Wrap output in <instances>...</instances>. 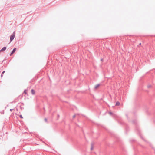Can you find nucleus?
<instances>
[{
  "instance_id": "1",
  "label": "nucleus",
  "mask_w": 155,
  "mask_h": 155,
  "mask_svg": "<svg viewBox=\"0 0 155 155\" xmlns=\"http://www.w3.org/2000/svg\"><path fill=\"white\" fill-rule=\"evenodd\" d=\"M15 35V32H14L10 36V41H12L14 38Z\"/></svg>"
},
{
  "instance_id": "2",
  "label": "nucleus",
  "mask_w": 155,
  "mask_h": 155,
  "mask_svg": "<svg viewBox=\"0 0 155 155\" xmlns=\"http://www.w3.org/2000/svg\"><path fill=\"white\" fill-rule=\"evenodd\" d=\"M6 49V47H3L0 50V52L5 51Z\"/></svg>"
},
{
  "instance_id": "3",
  "label": "nucleus",
  "mask_w": 155,
  "mask_h": 155,
  "mask_svg": "<svg viewBox=\"0 0 155 155\" xmlns=\"http://www.w3.org/2000/svg\"><path fill=\"white\" fill-rule=\"evenodd\" d=\"M31 93L33 95L35 94V90L34 89H32L31 90Z\"/></svg>"
},
{
  "instance_id": "4",
  "label": "nucleus",
  "mask_w": 155,
  "mask_h": 155,
  "mask_svg": "<svg viewBox=\"0 0 155 155\" xmlns=\"http://www.w3.org/2000/svg\"><path fill=\"white\" fill-rule=\"evenodd\" d=\"M16 48H15L13 49V50L12 51V54H13L15 52L16 50Z\"/></svg>"
},
{
  "instance_id": "5",
  "label": "nucleus",
  "mask_w": 155,
  "mask_h": 155,
  "mask_svg": "<svg viewBox=\"0 0 155 155\" xmlns=\"http://www.w3.org/2000/svg\"><path fill=\"white\" fill-rule=\"evenodd\" d=\"M100 85V84H97L95 86V87H94L95 88V89H97L99 86Z\"/></svg>"
},
{
  "instance_id": "6",
  "label": "nucleus",
  "mask_w": 155,
  "mask_h": 155,
  "mask_svg": "<svg viewBox=\"0 0 155 155\" xmlns=\"http://www.w3.org/2000/svg\"><path fill=\"white\" fill-rule=\"evenodd\" d=\"M93 149V143H91V150H92Z\"/></svg>"
},
{
  "instance_id": "7",
  "label": "nucleus",
  "mask_w": 155,
  "mask_h": 155,
  "mask_svg": "<svg viewBox=\"0 0 155 155\" xmlns=\"http://www.w3.org/2000/svg\"><path fill=\"white\" fill-rule=\"evenodd\" d=\"M120 103L119 102L117 101L116 102L115 105L116 106H118L120 105Z\"/></svg>"
},
{
  "instance_id": "8",
  "label": "nucleus",
  "mask_w": 155,
  "mask_h": 155,
  "mask_svg": "<svg viewBox=\"0 0 155 155\" xmlns=\"http://www.w3.org/2000/svg\"><path fill=\"white\" fill-rule=\"evenodd\" d=\"M5 72V71H3L2 73V74L1 75V77H2L3 76V74Z\"/></svg>"
},
{
  "instance_id": "9",
  "label": "nucleus",
  "mask_w": 155,
  "mask_h": 155,
  "mask_svg": "<svg viewBox=\"0 0 155 155\" xmlns=\"http://www.w3.org/2000/svg\"><path fill=\"white\" fill-rule=\"evenodd\" d=\"M109 114H110V115H112V116H113L114 115V114H113L112 112H109Z\"/></svg>"
},
{
  "instance_id": "10",
  "label": "nucleus",
  "mask_w": 155,
  "mask_h": 155,
  "mask_svg": "<svg viewBox=\"0 0 155 155\" xmlns=\"http://www.w3.org/2000/svg\"><path fill=\"white\" fill-rule=\"evenodd\" d=\"M19 117L21 119H23V117L21 114L20 115Z\"/></svg>"
},
{
  "instance_id": "11",
  "label": "nucleus",
  "mask_w": 155,
  "mask_h": 155,
  "mask_svg": "<svg viewBox=\"0 0 155 155\" xmlns=\"http://www.w3.org/2000/svg\"><path fill=\"white\" fill-rule=\"evenodd\" d=\"M151 85H148V86H147V88H149L150 87H151Z\"/></svg>"
},
{
  "instance_id": "12",
  "label": "nucleus",
  "mask_w": 155,
  "mask_h": 155,
  "mask_svg": "<svg viewBox=\"0 0 155 155\" xmlns=\"http://www.w3.org/2000/svg\"><path fill=\"white\" fill-rule=\"evenodd\" d=\"M24 92L25 94H26L27 93V90H25L24 91Z\"/></svg>"
},
{
  "instance_id": "13",
  "label": "nucleus",
  "mask_w": 155,
  "mask_h": 155,
  "mask_svg": "<svg viewBox=\"0 0 155 155\" xmlns=\"http://www.w3.org/2000/svg\"><path fill=\"white\" fill-rule=\"evenodd\" d=\"M45 121L46 122H47V118H45Z\"/></svg>"
},
{
  "instance_id": "14",
  "label": "nucleus",
  "mask_w": 155,
  "mask_h": 155,
  "mask_svg": "<svg viewBox=\"0 0 155 155\" xmlns=\"http://www.w3.org/2000/svg\"><path fill=\"white\" fill-rule=\"evenodd\" d=\"M75 117V115H74L73 116V118H74Z\"/></svg>"
},
{
  "instance_id": "15",
  "label": "nucleus",
  "mask_w": 155,
  "mask_h": 155,
  "mask_svg": "<svg viewBox=\"0 0 155 155\" xmlns=\"http://www.w3.org/2000/svg\"><path fill=\"white\" fill-rule=\"evenodd\" d=\"M14 109H10V111H12Z\"/></svg>"
},
{
  "instance_id": "16",
  "label": "nucleus",
  "mask_w": 155,
  "mask_h": 155,
  "mask_svg": "<svg viewBox=\"0 0 155 155\" xmlns=\"http://www.w3.org/2000/svg\"><path fill=\"white\" fill-rule=\"evenodd\" d=\"M101 60L102 62L103 61V59L102 58L101 59Z\"/></svg>"
},
{
  "instance_id": "17",
  "label": "nucleus",
  "mask_w": 155,
  "mask_h": 155,
  "mask_svg": "<svg viewBox=\"0 0 155 155\" xmlns=\"http://www.w3.org/2000/svg\"><path fill=\"white\" fill-rule=\"evenodd\" d=\"M13 54H12V52L10 54V56L12 55Z\"/></svg>"
},
{
  "instance_id": "18",
  "label": "nucleus",
  "mask_w": 155,
  "mask_h": 155,
  "mask_svg": "<svg viewBox=\"0 0 155 155\" xmlns=\"http://www.w3.org/2000/svg\"><path fill=\"white\" fill-rule=\"evenodd\" d=\"M58 117H59V114L58 115Z\"/></svg>"
},
{
  "instance_id": "19",
  "label": "nucleus",
  "mask_w": 155,
  "mask_h": 155,
  "mask_svg": "<svg viewBox=\"0 0 155 155\" xmlns=\"http://www.w3.org/2000/svg\"><path fill=\"white\" fill-rule=\"evenodd\" d=\"M141 43H139V45H141Z\"/></svg>"
}]
</instances>
